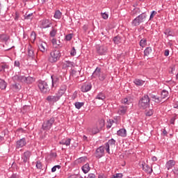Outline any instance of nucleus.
I'll return each instance as SVG.
<instances>
[{"instance_id": "1", "label": "nucleus", "mask_w": 178, "mask_h": 178, "mask_svg": "<svg viewBox=\"0 0 178 178\" xmlns=\"http://www.w3.org/2000/svg\"><path fill=\"white\" fill-rule=\"evenodd\" d=\"M107 76L108 74L106 72L101 70V68L97 67L92 74V79H97V77H98L100 81H104Z\"/></svg>"}, {"instance_id": "2", "label": "nucleus", "mask_w": 178, "mask_h": 178, "mask_svg": "<svg viewBox=\"0 0 178 178\" xmlns=\"http://www.w3.org/2000/svg\"><path fill=\"white\" fill-rule=\"evenodd\" d=\"M151 99H149V96L148 95H145L142 97L138 102V106L140 109H147V108H149V102Z\"/></svg>"}, {"instance_id": "3", "label": "nucleus", "mask_w": 178, "mask_h": 178, "mask_svg": "<svg viewBox=\"0 0 178 178\" xmlns=\"http://www.w3.org/2000/svg\"><path fill=\"white\" fill-rule=\"evenodd\" d=\"M62 54H60V50L55 49L51 51L50 56L49 57V62L50 63H56L58 60L60 59Z\"/></svg>"}, {"instance_id": "4", "label": "nucleus", "mask_w": 178, "mask_h": 178, "mask_svg": "<svg viewBox=\"0 0 178 178\" xmlns=\"http://www.w3.org/2000/svg\"><path fill=\"white\" fill-rule=\"evenodd\" d=\"M54 123H55V118L54 117L50 118L49 120H46L42 124V130H44V131L51 130L54 126Z\"/></svg>"}, {"instance_id": "5", "label": "nucleus", "mask_w": 178, "mask_h": 178, "mask_svg": "<svg viewBox=\"0 0 178 178\" xmlns=\"http://www.w3.org/2000/svg\"><path fill=\"white\" fill-rule=\"evenodd\" d=\"M38 86L42 94H47V92H49V91H51L49 84H48V82L45 81H39L38 83Z\"/></svg>"}, {"instance_id": "6", "label": "nucleus", "mask_w": 178, "mask_h": 178, "mask_svg": "<svg viewBox=\"0 0 178 178\" xmlns=\"http://www.w3.org/2000/svg\"><path fill=\"white\" fill-rule=\"evenodd\" d=\"M147 19V14L145 13H143L142 14L139 15L132 21V26H140L141 23H144Z\"/></svg>"}, {"instance_id": "7", "label": "nucleus", "mask_w": 178, "mask_h": 178, "mask_svg": "<svg viewBox=\"0 0 178 178\" xmlns=\"http://www.w3.org/2000/svg\"><path fill=\"white\" fill-rule=\"evenodd\" d=\"M60 98H62V97L60 95H58V93H56L55 95H49L46 98V101H47V102H49V104H55L56 102H58V101H59V99H60Z\"/></svg>"}, {"instance_id": "8", "label": "nucleus", "mask_w": 178, "mask_h": 178, "mask_svg": "<svg viewBox=\"0 0 178 178\" xmlns=\"http://www.w3.org/2000/svg\"><path fill=\"white\" fill-rule=\"evenodd\" d=\"M104 155H105V149L104 147L100 146L99 147H98L95 152V158H97V159H99L101 158H102V156H104Z\"/></svg>"}, {"instance_id": "9", "label": "nucleus", "mask_w": 178, "mask_h": 178, "mask_svg": "<svg viewBox=\"0 0 178 178\" xmlns=\"http://www.w3.org/2000/svg\"><path fill=\"white\" fill-rule=\"evenodd\" d=\"M96 51L99 55H105L108 52V47L104 45H96Z\"/></svg>"}, {"instance_id": "10", "label": "nucleus", "mask_w": 178, "mask_h": 178, "mask_svg": "<svg viewBox=\"0 0 178 178\" xmlns=\"http://www.w3.org/2000/svg\"><path fill=\"white\" fill-rule=\"evenodd\" d=\"M51 88H56L59 86V83L60 81V79L56 76L52 75L51 76Z\"/></svg>"}, {"instance_id": "11", "label": "nucleus", "mask_w": 178, "mask_h": 178, "mask_svg": "<svg viewBox=\"0 0 178 178\" xmlns=\"http://www.w3.org/2000/svg\"><path fill=\"white\" fill-rule=\"evenodd\" d=\"M27 142H26V138H22L17 141L16 143V149H19V148H23V147L26 146Z\"/></svg>"}, {"instance_id": "12", "label": "nucleus", "mask_w": 178, "mask_h": 178, "mask_svg": "<svg viewBox=\"0 0 178 178\" xmlns=\"http://www.w3.org/2000/svg\"><path fill=\"white\" fill-rule=\"evenodd\" d=\"M30 156H31V152L26 151L24 152L22 159L23 160L24 163H27L30 161Z\"/></svg>"}, {"instance_id": "13", "label": "nucleus", "mask_w": 178, "mask_h": 178, "mask_svg": "<svg viewBox=\"0 0 178 178\" xmlns=\"http://www.w3.org/2000/svg\"><path fill=\"white\" fill-rule=\"evenodd\" d=\"M51 22L49 19H43L41 21V29H48L51 27Z\"/></svg>"}, {"instance_id": "14", "label": "nucleus", "mask_w": 178, "mask_h": 178, "mask_svg": "<svg viewBox=\"0 0 178 178\" xmlns=\"http://www.w3.org/2000/svg\"><path fill=\"white\" fill-rule=\"evenodd\" d=\"M149 97L152 99V101H154V102H155L156 104H161V102H162V98L153 95L152 93H149Z\"/></svg>"}, {"instance_id": "15", "label": "nucleus", "mask_w": 178, "mask_h": 178, "mask_svg": "<svg viewBox=\"0 0 178 178\" xmlns=\"http://www.w3.org/2000/svg\"><path fill=\"white\" fill-rule=\"evenodd\" d=\"M28 56L31 58V59H35V54L34 53V49L29 45L28 47Z\"/></svg>"}, {"instance_id": "16", "label": "nucleus", "mask_w": 178, "mask_h": 178, "mask_svg": "<svg viewBox=\"0 0 178 178\" xmlns=\"http://www.w3.org/2000/svg\"><path fill=\"white\" fill-rule=\"evenodd\" d=\"M91 88H92L91 83H85L81 86V90L82 92H88Z\"/></svg>"}, {"instance_id": "17", "label": "nucleus", "mask_w": 178, "mask_h": 178, "mask_svg": "<svg viewBox=\"0 0 178 178\" xmlns=\"http://www.w3.org/2000/svg\"><path fill=\"white\" fill-rule=\"evenodd\" d=\"M66 90H67V86L65 84L61 85V86L57 92V94L62 97L65 94V92H66Z\"/></svg>"}, {"instance_id": "18", "label": "nucleus", "mask_w": 178, "mask_h": 178, "mask_svg": "<svg viewBox=\"0 0 178 178\" xmlns=\"http://www.w3.org/2000/svg\"><path fill=\"white\" fill-rule=\"evenodd\" d=\"M142 166H143V170L145 171L146 173H147L148 175H151V173H152L153 170H152V166H149L146 163L142 164Z\"/></svg>"}, {"instance_id": "19", "label": "nucleus", "mask_w": 178, "mask_h": 178, "mask_svg": "<svg viewBox=\"0 0 178 178\" xmlns=\"http://www.w3.org/2000/svg\"><path fill=\"white\" fill-rule=\"evenodd\" d=\"M15 83H24V76L16 74L13 76Z\"/></svg>"}, {"instance_id": "20", "label": "nucleus", "mask_w": 178, "mask_h": 178, "mask_svg": "<svg viewBox=\"0 0 178 178\" xmlns=\"http://www.w3.org/2000/svg\"><path fill=\"white\" fill-rule=\"evenodd\" d=\"M176 165V161L175 160H170L165 163V168L168 170H170Z\"/></svg>"}, {"instance_id": "21", "label": "nucleus", "mask_w": 178, "mask_h": 178, "mask_svg": "<svg viewBox=\"0 0 178 178\" xmlns=\"http://www.w3.org/2000/svg\"><path fill=\"white\" fill-rule=\"evenodd\" d=\"M100 131L105 127V120L104 119L99 120L95 125Z\"/></svg>"}, {"instance_id": "22", "label": "nucleus", "mask_w": 178, "mask_h": 178, "mask_svg": "<svg viewBox=\"0 0 178 178\" xmlns=\"http://www.w3.org/2000/svg\"><path fill=\"white\" fill-rule=\"evenodd\" d=\"M71 141H72V139H70L69 138H66L61 140L59 142V144H60L61 145H66L67 147V146L70 145Z\"/></svg>"}, {"instance_id": "23", "label": "nucleus", "mask_w": 178, "mask_h": 178, "mask_svg": "<svg viewBox=\"0 0 178 178\" xmlns=\"http://www.w3.org/2000/svg\"><path fill=\"white\" fill-rule=\"evenodd\" d=\"M38 48L40 49V51L41 52H42L43 54L44 52H47V43L46 42H42L39 46H38Z\"/></svg>"}, {"instance_id": "24", "label": "nucleus", "mask_w": 178, "mask_h": 178, "mask_svg": "<svg viewBox=\"0 0 178 178\" xmlns=\"http://www.w3.org/2000/svg\"><path fill=\"white\" fill-rule=\"evenodd\" d=\"M117 134L120 137H126L127 136L126 129H120L117 131Z\"/></svg>"}, {"instance_id": "25", "label": "nucleus", "mask_w": 178, "mask_h": 178, "mask_svg": "<svg viewBox=\"0 0 178 178\" xmlns=\"http://www.w3.org/2000/svg\"><path fill=\"white\" fill-rule=\"evenodd\" d=\"M24 83H26V84H31L34 83V78L31 76H24Z\"/></svg>"}, {"instance_id": "26", "label": "nucleus", "mask_w": 178, "mask_h": 178, "mask_svg": "<svg viewBox=\"0 0 178 178\" xmlns=\"http://www.w3.org/2000/svg\"><path fill=\"white\" fill-rule=\"evenodd\" d=\"M91 134H98L101 131L98 129V127L95 125L92 128L90 129L89 130Z\"/></svg>"}, {"instance_id": "27", "label": "nucleus", "mask_w": 178, "mask_h": 178, "mask_svg": "<svg viewBox=\"0 0 178 178\" xmlns=\"http://www.w3.org/2000/svg\"><path fill=\"white\" fill-rule=\"evenodd\" d=\"M81 169H82V171L83 172V173H85V175H86V174L88 173V172H90V170L91 168H90V164L86 163V164H85V165L81 168Z\"/></svg>"}, {"instance_id": "28", "label": "nucleus", "mask_w": 178, "mask_h": 178, "mask_svg": "<svg viewBox=\"0 0 178 178\" xmlns=\"http://www.w3.org/2000/svg\"><path fill=\"white\" fill-rule=\"evenodd\" d=\"M108 145V147H116V140L113 138L108 140L107 143H105V145Z\"/></svg>"}, {"instance_id": "29", "label": "nucleus", "mask_w": 178, "mask_h": 178, "mask_svg": "<svg viewBox=\"0 0 178 178\" xmlns=\"http://www.w3.org/2000/svg\"><path fill=\"white\" fill-rule=\"evenodd\" d=\"M164 34L167 35V37H175V33L169 29H165Z\"/></svg>"}, {"instance_id": "30", "label": "nucleus", "mask_w": 178, "mask_h": 178, "mask_svg": "<svg viewBox=\"0 0 178 178\" xmlns=\"http://www.w3.org/2000/svg\"><path fill=\"white\" fill-rule=\"evenodd\" d=\"M169 95V92H168L167 90H163L162 92H161V101H163V99H165V98H168Z\"/></svg>"}, {"instance_id": "31", "label": "nucleus", "mask_w": 178, "mask_h": 178, "mask_svg": "<svg viewBox=\"0 0 178 178\" xmlns=\"http://www.w3.org/2000/svg\"><path fill=\"white\" fill-rule=\"evenodd\" d=\"M134 84H136V86H143L144 83H145V81L141 80V79H136L134 81Z\"/></svg>"}, {"instance_id": "32", "label": "nucleus", "mask_w": 178, "mask_h": 178, "mask_svg": "<svg viewBox=\"0 0 178 178\" xmlns=\"http://www.w3.org/2000/svg\"><path fill=\"white\" fill-rule=\"evenodd\" d=\"M105 98H106V97L102 92H99L96 97V99H101L102 101H104Z\"/></svg>"}, {"instance_id": "33", "label": "nucleus", "mask_w": 178, "mask_h": 178, "mask_svg": "<svg viewBox=\"0 0 178 178\" xmlns=\"http://www.w3.org/2000/svg\"><path fill=\"white\" fill-rule=\"evenodd\" d=\"M34 17V15L33 13L27 14L26 13L24 15L25 20H32V19Z\"/></svg>"}, {"instance_id": "34", "label": "nucleus", "mask_w": 178, "mask_h": 178, "mask_svg": "<svg viewBox=\"0 0 178 178\" xmlns=\"http://www.w3.org/2000/svg\"><path fill=\"white\" fill-rule=\"evenodd\" d=\"M152 52V48L147 47L144 51L145 56H149V54Z\"/></svg>"}, {"instance_id": "35", "label": "nucleus", "mask_w": 178, "mask_h": 178, "mask_svg": "<svg viewBox=\"0 0 178 178\" xmlns=\"http://www.w3.org/2000/svg\"><path fill=\"white\" fill-rule=\"evenodd\" d=\"M122 38H120V36L119 35H117V36H115L113 41L114 42V44H120V41H121Z\"/></svg>"}, {"instance_id": "36", "label": "nucleus", "mask_w": 178, "mask_h": 178, "mask_svg": "<svg viewBox=\"0 0 178 178\" xmlns=\"http://www.w3.org/2000/svg\"><path fill=\"white\" fill-rule=\"evenodd\" d=\"M58 33V29L55 28H52L51 31L49 33L50 37H55Z\"/></svg>"}, {"instance_id": "37", "label": "nucleus", "mask_w": 178, "mask_h": 178, "mask_svg": "<svg viewBox=\"0 0 178 178\" xmlns=\"http://www.w3.org/2000/svg\"><path fill=\"white\" fill-rule=\"evenodd\" d=\"M54 17L55 19H60L62 17V13L60 10H57L54 13Z\"/></svg>"}, {"instance_id": "38", "label": "nucleus", "mask_w": 178, "mask_h": 178, "mask_svg": "<svg viewBox=\"0 0 178 178\" xmlns=\"http://www.w3.org/2000/svg\"><path fill=\"white\" fill-rule=\"evenodd\" d=\"M0 39L2 41H4L5 42H6L9 40V36H8V35L6 34H1L0 35Z\"/></svg>"}, {"instance_id": "39", "label": "nucleus", "mask_w": 178, "mask_h": 178, "mask_svg": "<svg viewBox=\"0 0 178 178\" xmlns=\"http://www.w3.org/2000/svg\"><path fill=\"white\" fill-rule=\"evenodd\" d=\"M51 44L53 45H56L57 47H60V40H57L56 38H53L51 40Z\"/></svg>"}, {"instance_id": "40", "label": "nucleus", "mask_w": 178, "mask_h": 178, "mask_svg": "<svg viewBox=\"0 0 178 178\" xmlns=\"http://www.w3.org/2000/svg\"><path fill=\"white\" fill-rule=\"evenodd\" d=\"M0 88L1 90H5V88H6V82H5L3 79L0 81Z\"/></svg>"}, {"instance_id": "41", "label": "nucleus", "mask_w": 178, "mask_h": 178, "mask_svg": "<svg viewBox=\"0 0 178 178\" xmlns=\"http://www.w3.org/2000/svg\"><path fill=\"white\" fill-rule=\"evenodd\" d=\"M82 106H84V102H75L76 109H81Z\"/></svg>"}, {"instance_id": "42", "label": "nucleus", "mask_w": 178, "mask_h": 178, "mask_svg": "<svg viewBox=\"0 0 178 178\" xmlns=\"http://www.w3.org/2000/svg\"><path fill=\"white\" fill-rule=\"evenodd\" d=\"M140 45L142 48H144L147 45V39H142L140 41Z\"/></svg>"}, {"instance_id": "43", "label": "nucleus", "mask_w": 178, "mask_h": 178, "mask_svg": "<svg viewBox=\"0 0 178 178\" xmlns=\"http://www.w3.org/2000/svg\"><path fill=\"white\" fill-rule=\"evenodd\" d=\"M87 160V157L83 156V157H80L77 161L78 163H83V162H86Z\"/></svg>"}, {"instance_id": "44", "label": "nucleus", "mask_w": 178, "mask_h": 178, "mask_svg": "<svg viewBox=\"0 0 178 178\" xmlns=\"http://www.w3.org/2000/svg\"><path fill=\"white\" fill-rule=\"evenodd\" d=\"M73 38V34L69 33L67 35H65V40L66 41H70Z\"/></svg>"}, {"instance_id": "45", "label": "nucleus", "mask_w": 178, "mask_h": 178, "mask_svg": "<svg viewBox=\"0 0 178 178\" xmlns=\"http://www.w3.org/2000/svg\"><path fill=\"white\" fill-rule=\"evenodd\" d=\"M36 168L37 169H42V163H41V161H38L36 162Z\"/></svg>"}, {"instance_id": "46", "label": "nucleus", "mask_w": 178, "mask_h": 178, "mask_svg": "<svg viewBox=\"0 0 178 178\" xmlns=\"http://www.w3.org/2000/svg\"><path fill=\"white\" fill-rule=\"evenodd\" d=\"M76 54H77V52L76 51V49L74 47H72L70 51L71 56H76Z\"/></svg>"}, {"instance_id": "47", "label": "nucleus", "mask_w": 178, "mask_h": 178, "mask_svg": "<svg viewBox=\"0 0 178 178\" xmlns=\"http://www.w3.org/2000/svg\"><path fill=\"white\" fill-rule=\"evenodd\" d=\"M56 169H60V165H54L52 168H51V172L52 173L56 172Z\"/></svg>"}, {"instance_id": "48", "label": "nucleus", "mask_w": 178, "mask_h": 178, "mask_svg": "<svg viewBox=\"0 0 178 178\" xmlns=\"http://www.w3.org/2000/svg\"><path fill=\"white\" fill-rule=\"evenodd\" d=\"M13 88H15L16 90V91H19V90H20V84L19 83H15L13 86Z\"/></svg>"}, {"instance_id": "49", "label": "nucleus", "mask_w": 178, "mask_h": 178, "mask_svg": "<svg viewBox=\"0 0 178 178\" xmlns=\"http://www.w3.org/2000/svg\"><path fill=\"white\" fill-rule=\"evenodd\" d=\"M127 111V108L124 106H122L120 108V112H121L122 113H126Z\"/></svg>"}, {"instance_id": "50", "label": "nucleus", "mask_w": 178, "mask_h": 178, "mask_svg": "<svg viewBox=\"0 0 178 178\" xmlns=\"http://www.w3.org/2000/svg\"><path fill=\"white\" fill-rule=\"evenodd\" d=\"M67 67H73V62L66 61Z\"/></svg>"}, {"instance_id": "51", "label": "nucleus", "mask_w": 178, "mask_h": 178, "mask_svg": "<svg viewBox=\"0 0 178 178\" xmlns=\"http://www.w3.org/2000/svg\"><path fill=\"white\" fill-rule=\"evenodd\" d=\"M153 115H154V111H152V110H149L146 113V116H152Z\"/></svg>"}, {"instance_id": "52", "label": "nucleus", "mask_w": 178, "mask_h": 178, "mask_svg": "<svg viewBox=\"0 0 178 178\" xmlns=\"http://www.w3.org/2000/svg\"><path fill=\"white\" fill-rule=\"evenodd\" d=\"M102 17H103V19H104V20H106V19L109 17V15L106 13H102Z\"/></svg>"}, {"instance_id": "53", "label": "nucleus", "mask_w": 178, "mask_h": 178, "mask_svg": "<svg viewBox=\"0 0 178 178\" xmlns=\"http://www.w3.org/2000/svg\"><path fill=\"white\" fill-rule=\"evenodd\" d=\"M176 119H177V115H175L174 117H172L170 119V124H175V120H176Z\"/></svg>"}, {"instance_id": "54", "label": "nucleus", "mask_w": 178, "mask_h": 178, "mask_svg": "<svg viewBox=\"0 0 178 178\" xmlns=\"http://www.w3.org/2000/svg\"><path fill=\"white\" fill-rule=\"evenodd\" d=\"M156 13H157L156 11L153 10V11L151 13L149 19L151 20V19H154V17L156 15Z\"/></svg>"}, {"instance_id": "55", "label": "nucleus", "mask_w": 178, "mask_h": 178, "mask_svg": "<svg viewBox=\"0 0 178 178\" xmlns=\"http://www.w3.org/2000/svg\"><path fill=\"white\" fill-rule=\"evenodd\" d=\"M113 123H115V121L113 120L110 121V122H108V124L106 126V128L107 129H111V127H112Z\"/></svg>"}, {"instance_id": "56", "label": "nucleus", "mask_w": 178, "mask_h": 178, "mask_svg": "<svg viewBox=\"0 0 178 178\" xmlns=\"http://www.w3.org/2000/svg\"><path fill=\"white\" fill-rule=\"evenodd\" d=\"M105 147H106V152H107L108 154H111L109 145L107 144V145H105Z\"/></svg>"}, {"instance_id": "57", "label": "nucleus", "mask_w": 178, "mask_h": 178, "mask_svg": "<svg viewBox=\"0 0 178 178\" xmlns=\"http://www.w3.org/2000/svg\"><path fill=\"white\" fill-rule=\"evenodd\" d=\"M20 177L17 174H13L9 178H19Z\"/></svg>"}, {"instance_id": "58", "label": "nucleus", "mask_w": 178, "mask_h": 178, "mask_svg": "<svg viewBox=\"0 0 178 178\" xmlns=\"http://www.w3.org/2000/svg\"><path fill=\"white\" fill-rule=\"evenodd\" d=\"M122 102V104H126L127 105H129V99H127V98H124Z\"/></svg>"}, {"instance_id": "59", "label": "nucleus", "mask_w": 178, "mask_h": 178, "mask_svg": "<svg viewBox=\"0 0 178 178\" xmlns=\"http://www.w3.org/2000/svg\"><path fill=\"white\" fill-rule=\"evenodd\" d=\"M163 135L164 136V137H166V136H168V131L165 129H163Z\"/></svg>"}, {"instance_id": "60", "label": "nucleus", "mask_w": 178, "mask_h": 178, "mask_svg": "<svg viewBox=\"0 0 178 178\" xmlns=\"http://www.w3.org/2000/svg\"><path fill=\"white\" fill-rule=\"evenodd\" d=\"M174 175L178 177V170L177 169H175L174 170H172Z\"/></svg>"}, {"instance_id": "61", "label": "nucleus", "mask_w": 178, "mask_h": 178, "mask_svg": "<svg viewBox=\"0 0 178 178\" xmlns=\"http://www.w3.org/2000/svg\"><path fill=\"white\" fill-rule=\"evenodd\" d=\"M15 66H16L17 67H20V62L15 61Z\"/></svg>"}, {"instance_id": "62", "label": "nucleus", "mask_w": 178, "mask_h": 178, "mask_svg": "<svg viewBox=\"0 0 178 178\" xmlns=\"http://www.w3.org/2000/svg\"><path fill=\"white\" fill-rule=\"evenodd\" d=\"M165 56H169V49H165L164 51Z\"/></svg>"}, {"instance_id": "63", "label": "nucleus", "mask_w": 178, "mask_h": 178, "mask_svg": "<svg viewBox=\"0 0 178 178\" xmlns=\"http://www.w3.org/2000/svg\"><path fill=\"white\" fill-rule=\"evenodd\" d=\"M88 178H95V174H92V173L89 174Z\"/></svg>"}, {"instance_id": "64", "label": "nucleus", "mask_w": 178, "mask_h": 178, "mask_svg": "<svg viewBox=\"0 0 178 178\" xmlns=\"http://www.w3.org/2000/svg\"><path fill=\"white\" fill-rule=\"evenodd\" d=\"M98 178H106V176H105L104 174H100L99 175Z\"/></svg>"}]
</instances>
